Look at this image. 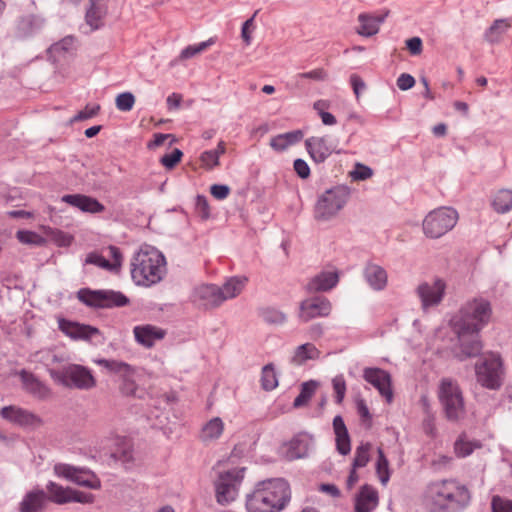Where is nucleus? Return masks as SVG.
<instances>
[{
    "label": "nucleus",
    "mask_w": 512,
    "mask_h": 512,
    "mask_svg": "<svg viewBox=\"0 0 512 512\" xmlns=\"http://www.w3.org/2000/svg\"><path fill=\"white\" fill-rule=\"evenodd\" d=\"M492 316L490 302L482 297H475L466 301L453 320L454 331L459 342L457 356L463 360L477 356L482 344L479 333L486 326Z\"/></svg>",
    "instance_id": "obj_1"
},
{
    "label": "nucleus",
    "mask_w": 512,
    "mask_h": 512,
    "mask_svg": "<svg viewBox=\"0 0 512 512\" xmlns=\"http://www.w3.org/2000/svg\"><path fill=\"white\" fill-rule=\"evenodd\" d=\"M291 500L289 483L283 478L259 481L246 496L248 512H280Z\"/></svg>",
    "instance_id": "obj_2"
},
{
    "label": "nucleus",
    "mask_w": 512,
    "mask_h": 512,
    "mask_svg": "<svg viewBox=\"0 0 512 512\" xmlns=\"http://www.w3.org/2000/svg\"><path fill=\"white\" fill-rule=\"evenodd\" d=\"M166 271L164 255L153 246H142L132 258L131 277L136 285L150 287L157 284Z\"/></svg>",
    "instance_id": "obj_3"
},
{
    "label": "nucleus",
    "mask_w": 512,
    "mask_h": 512,
    "mask_svg": "<svg viewBox=\"0 0 512 512\" xmlns=\"http://www.w3.org/2000/svg\"><path fill=\"white\" fill-rule=\"evenodd\" d=\"M427 495L435 508L440 511L459 512L466 508L471 500L469 490L456 480L432 482Z\"/></svg>",
    "instance_id": "obj_4"
},
{
    "label": "nucleus",
    "mask_w": 512,
    "mask_h": 512,
    "mask_svg": "<svg viewBox=\"0 0 512 512\" xmlns=\"http://www.w3.org/2000/svg\"><path fill=\"white\" fill-rule=\"evenodd\" d=\"M350 198V189L345 185H338L326 190L316 202L314 216L320 221L334 218L346 205Z\"/></svg>",
    "instance_id": "obj_5"
},
{
    "label": "nucleus",
    "mask_w": 512,
    "mask_h": 512,
    "mask_svg": "<svg viewBox=\"0 0 512 512\" xmlns=\"http://www.w3.org/2000/svg\"><path fill=\"white\" fill-rule=\"evenodd\" d=\"M440 403L450 421H458L465 415V404L458 384L451 379H443L438 392Z\"/></svg>",
    "instance_id": "obj_6"
},
{
    "label": "nucleus",
    "mask_w": 512,
    "mask_h": 512,
    "mask_svg": "<svg viewBox=\"0 0 512 512\" xmlns=\"http://www.w3.org/2000/svg\"><path fill=\"white\" fill-rule=\"evenodd\" d=\"M458 221V212L449 207H441L429 212L423 220V232L437 239L452 230Z\"/></svg>",
    "instance_id": "obj_7"
},
{
    "label": "nucleus",
    "mask_w": 512,
    "mask_h": 512,
    "mask_svg": "<svg viewBox=\"0 0 512 512\" xmlns=\"http://www.w3.org/2000/svg\"><path fill=\"white\" fill-rule=\"evenodd\" d=\"M245 468H232L219 472L214 482L216 501L220 505H228L233 502L239 492V487L244 479Z\"/></svg>",
    "instance_id": "obj_8"
},
{
    "label": "nucleus",
    "mask_w": 512,
    "mask_h": 512,
    "mask_svg": "<svg viewBox=\"0 0 512 512\" xmlns=\"http://www.w3.org/2000/svg\"><path fill=\"white\" fill-rule=\"evenodd\" d=\"M51 377L65 387L88 390L96 385L90 370L84 366L71 364L62 370H49Z\"/></svg>",
    "instance_id": "obj_9"
},
{
    "label": "nucleus",
    "mask_w": 512,
    "mask_h": 512,
    "mask_svg": "<svg viewBox=\"0 0 512 512\" xmlns=\"http://www.w3.org/2000/svg\"><path fill=\"white\" fill-rule=\"evenodd\" d=\"M78 299L85 305L93 308L124 307L129 304V299L123 293L114 290L80 289Z\"/></svg>",
    "instance_id": "obj_10"
},
{
    "label": "nucleus",
    "mask_w": 512,
    "mask_h": 512,
    "mask_svg": "<svg viewBox=\"0 0 512 512\" xmlns=\"http://www.w3.org/2000/svg\"><path fill=\"white\" fill-rule=\"evenodd\" d=\"M477 382L488 389H498L502 384L503 367L498 355L489 354L476 365Z\"/></svg>",
    "instance_id": "obj_11"
},
{
    "label": "nucleus",
    "mask_w": 512,
    "mask_h": 512,
    "mask_svg": "<svg viewBox=\"0 0 512 512\" xmlns=\"http://www.w3.org/2000/svg\"><path fill=\"white\" fill-rule=\"evenodd\" d=\"M54 472L57 476L63 477L89 489L98 490L101 488L100 479L90 470L77 468L68 464H56Z\"/></svg>",
    "instance_id": "obj_12"
},
{
    "label": "nucleus",
    "mask_w": 512,
    "mask_h": 512,
    "mask_svg": "<svg viewBox=\"0 0 512 512\" xmlns=\"http://www.w3.org/2000/svg\"><path fill=\"white\" fill-rule=\"evenodd\" d=\"M0 416L9 423L21 428H37L43 424L42 419L33 412L15 405L4 406Z\"/></svg>",
    "instance_id": "obj_13"
},
{
    "label": "nucleus",
    "mask_w": 512,
    "mask_h": 512,
    "mask_svg": "<svg viewBox=\"0 0 512 512\" xmlns=\"http://www.w3.org/2000/svg\"><path fill=\"white\" fill-rule=\"evenodd\" d=\"M332 311L331 302L323 296H314L300 303L299 318L303 322H309L318 317H327Z\"/></svg>",
    "instance_id": "obj_14"
},
{
    "label": "nucleus",
    "mask_w": 512,
    "mask_h": 512,
    "mask_svg": "<svg viewBox=\"0 0 512 512\" xmlns=\"http://www.w3.org/2000/svg\"><path fill=\"white\" fill-rule=\"evenodd\" d=\"M446 290V283L440 278L434 279L432 282H423L418 285L416 293L421 300L422 307L428 308L438 305Z\"/></svg>",
    "instance_id": "obj_15"
},
{
    "label": "nucleus",
    "mask_w": 512,
    "mask_h": 512,
    "mask_svg": "<svg viewBox=\"0 0 512 512\" xmlns=\"http://www.w3.org/2000/svg\"><path fill=\"white\" fill-rule=\"evenodd\" d=\"M363 377L368 383L373 385L383 397H385L388 403L392 401L393 392L391 388V376L387 371L380 368H365Z\"/></svg>",
    "instance_id": "obj_16"
},
{
    "label": "nucleus",
    "mask_w": 512,
    "mask_h": 512,
    "mask_svg": "<svg viewBox=\"0 0 512 512\" xmlns=\"http://www.w3.org/2000/svg\"><path fill=\"white\" fill-rule=\"evenodd\" d=\"M313 444V437L308 433H299L286 444L285 457L295 460L307 457Z\"/></svg>",
    "instance_id": "obj_17"
},
{
    "label": "nucleus",
    "mask_w": 512,
    "mask_h": 512,
    "mask_svg": "<svg viewBox=\"0 0 512 512\" xmlns=\"http://www.w3.org/2000/svg\"><path fill=\"white\" fill-rule=\"evenodd\" d=\"M305 148L315 163H323L333 152L326 136H312L305 140Z\"/></svg>",
    "instance_id": "obj_18"
},
{
    "label": "nucleus",
    "mask_w": 512,
    "mask_h": 512,
    "mask_svg": "<svg viewBox=\"0 0 512 512\" xmlns=\"http://www.w3.org/2000/svg\"><path fill=\"white\" fill-rule=\"evenodd\" d=\"M133 333L137 343L145 348L153 347L156 341L166 336V330L151 324L135 326Z\"/></svg>",
    "instance_id": "obj_19"
},
{
    "label": "nucleus",
    "mask_w": 512,
    "mask_h": 512,
    "mask_svg": "<svg viewBox=\"0 0 512 512\" xmlns=\"http://www.w3.org/2000/svg\"><path fill=\"white\" fill-rule=\"evenodd\" d=\"M389 12L383 14L361 13L358 15L360 26L356 32L363 37H371L379 32L380 25L385 21Z\"/></svg>",
    "instance_id": "obj_20"
},
{
    "label": "nucleus",
    "mask_w": 512,
    "mask_h": 512,
    "mask_svg": "<svg viewBox=\"0 0 512 512\" xmlns=\"http://www.w3.org/2000/svg\"><path fill=\"white\" fill-rule=\"evenodd\" d=\"M194 295L196 300L205 308L218 307L224 302L220 287L213 284H205L197 287Z\"/></svg>",
    "instance_id": "obj_21"
},
{
    "label": "nucleus",
    "mask_w": 512,
    "mask_h": 512,
    "mask_svg": "<svg viewBox=\"0 0 512 512\" xmlns=\"http://www.w3.org/2000/svg\"><path fill=\"white\" fill-rule=\"evenodd\" d=\"M339 282V273L337 270L321 271L312 277L306 285L308 292L329 291Z\"/></svg>",
    "instance_id": "obj_22"
},
{
    "label": "nucleus",
    "mask_w": 512,
    "mask_h": 512,
    "mask_svg": "<svg viewBox=\"0 0 512 512\" xmlns=\"http://www.w3.org/2000/svg\"><path fill=\"white\" fill-rule=\"evenodd\" d=\"M61 200L83 212L100 213L105 209L97 199L82 194H67Z\"/></svg>",
    "instance_id": "obj_23"
},
{
    "label": "nucleus",
    "mask_w": 512,
    "mask_h": 512,
    "mask_svg": "<svg viewBox=\"0 0 512 512\" xmlns=\"http://www.w3.org/2000/svg\"><path fill=\"white\" fill-rule=\"evenodd\" d=\"M363 275L370 288L374 291H382L386 288L388 275L382 266L368 263L364 268Z\"/></svg>",
    "instance_id": "obj_24"
},
{
    "label": "nucleus",
    "mask_w": 512,
    "mask_h": 512,
    "mask_svg": "<svg viewBox=\"0 0 512 512\" xmlns=\"http://www.w3.org/2000/svg\"><path fill=\"white\" fill-rule=\"evenodd\" d=\"M60 329L73 339L90 340L100 332L97 328L90 325H83L69 321H61Z\"/></svg>",
    "instance_id": "obj_25"
},
{
    "label": "nucleus",
    "mask_w": 512,
    "mask_h": 512,
    "mask_svg": "<svg viewBox=\"0 0 512 512\" xmlns=\"http://www.w3.org/2000/svg\"><path fill=\"white\" fill-rule=\"evenodd\" d=\"M47 501L46 493L41 489H35L25 494L19 504V512H40Z\"/></svg>",
    "instance_id": "obj_26"
},
{
    "label": "nucleus",
    "mask_w": 512,
    "mask_h": 512,
    "mask_svg": "<svg viewBox=\"0 0 512 512\" xmlns=\"http://www.w3.org/2000/svg\"><path fill=\"white\" fill-rule=\"evenodd\" d=\"M333 429L336 436V448L341 455H347L351 451V442L347 427L343 418L337 415L333 419Z\"/></svg>",
    "instance_id": "obj_27"
},
{
    "label": "nucleus",
    "mask_w": 512,
    "mask_h": 512,
    "mask_svg": "<svg viewBox=\"0 0 512 512\" xmlns=\"http://www.w3.org/2000/svg\"><path fill=\"white\" fill-rule=\"evenodd\" d=\"M512 21L508 18L496 19L484 32V40L495 45L502 41L503 36L511 28Z\"/></svg>",
    "instance_id": "obj_28"
},
{
    "label": "nucleus",
    "mask_w": 512,
    "mask_h": 512,
    "mask_svg": "<svg viewBox=\"0 0 512 512\" xmlns=\"http://www.w3.org/2000/svg\"><path fill=\"white\" fill-rule=\"evenodd\" d=\"M378 504V493L371 486L365 485L361 488L355 504L356 512H371Z\"/></svg>",
    "instance_id": "obj_29"
},
{
    "label": "nucleus",
    "mask_w": 512,
    "mask_h": 512,
    "mask_svg": "<svg viewBox=\"0 0 512 512\" xmlns=\"http://www.w3.org/2000/svg\"><path fill=\"white\" fill-rule=\"evenodd\" d=\"M20 377L23 387L28 393L40 399H44L49 396L50 390L33 374L22 370L20 372Z\"/></svg>",
    "instance_id": "obj_30"
},
{
    "label": "nucleus",
    "mask_w": 512,
    "mask_h": 512,
    "mask_svg": "<svg viewBox=\"0 0 512 512\" xmlns=\"http://www.w3.org/2000/svg\"><path fill=\"white\" fill-rule=\"evenodd\" d=\"M320 354L319 349L314 344L304 343L295 348L290 362L295 366H301L308 360L319 359Z\"/></svg>",
    "instance_id": "obj_31"
},
{
    "label": "nucleus",
    "mask_w": 512,
    "mask_h": 512,
    "mask_svg": "<svg viewBox=\"0 0 512 512\" xmlns=\"http://www.w3.org/2000/svg\"><path fill=\"white\" fill-rule=\"evenodd\" d=\"M90 7L86 12V22L93 29H98L102 25V20L107 12L105 0H89Z\"/></svg>",
    "instance_id": "obj_32"
},
{
    "label": "nucleus",
    "mask_w": 512,
    "mask_h": 512,
    "mask_svg": "<svg viewBox=\"0 0 512 512\" xmlns=\"http://www.w3.org/2000/svg\"><path fill=\"white\" fill-rule=\"evenodd\" d=\"M94 363L105 368L109 373L115 374L120 378L128 375H134L135 369L126 362L115 359H95Z\"/></svg>",
    "instance_id": "obj_33"
},
{
    "label": "nucleus",
    "mask_w": 512,
    "mask_h": 512,
    "mask_svg": "<svg viewBox=\"0 0 512 512\" xmlns=\"http://www.w3.org/2000/svg\"><path fill=\"white\" fill-rule=\"evenodd\" d=\"M224 431V423L220 417L210 419L201 429L200 439L203 442H211L220 438Z\"/></svg>",
    "instance_id": "obj_34"
},
{
    "label": "nucleus",
    "mask_w": 512,
    "mask_h": 512,
    "mask_svg": "<svg viewBox=\"0 0 512 512\" xmlns=\"http://www.w3.org/2000/svg\"><path fill=\"white\" fill-rule=\"evenodd\" d=\"M247 281H248V279L246 277H231V278H229L223 284V286L220 287V291L222 292L224 301L238 296L244 289Z\"/></svg>",
    "instance_id": "obj_35"
},
{
    "label": "nucleus",
    "mask_w": 512,
    "mask_h": 512,
    "mask_svg": "<svg viewBox=\"0 0 512 512\" xmlns=\"http://www.w3.org/2000/svg\"><path fill=\"white\" fill-rule=\"evenodd\" d=\"M46 489L48 492L47 500L56 504L69 503L71 488L63 487L53 481H50L46 485Z\"/></svg>",
    "instance_id": "obj_36"
},
{
    "label": "nucleus",
    "mask_w": 512,
    "mask_h": 512,
    "mask_svg": "<svg viewBox=\"0 0 512 512\" xmlns=\"http://www.w3.org/2000/svg\"><path fill=\"white\" fill-rule=\"evenodd\" d=\"M226 151L225 143L224 141H220L217 145V148L214 150H206L204 151L201 156L200 160L202 162V165L211 170L214 167L219 165V157L223 155Z\"/></svg>",
    "instance_id": "obj_37"
},
{
    "label": "nucleus",
    "mask_w": 512,
    "mask_h": 512,
    "mask_svg": "<svg viewBox=\"0 0 512 512\" xmlns=\"http://www.w3.org/2000/svg\"><path fill=\"white\" fill-rule=\"evenodd\" d=\"M493 208L497 213H507L512 209V190H499L492 202Z\"/></svg>",
    "instance_id": "obj_38"
},
{
    "label": "nucleus",
    "mask_w": 512,
    "mask_h": 512,
    "mask_svg": "<svg viewBox=\"0 0 512 512\" xmlns=\"http://www.w3.org/2000/svg\"><path fill=\"white\" fill-rule=\"evenodd\" d=\"M481 444L477 441H470L465 435L459 436L454 443V451L458 457L469 456L476 448H480Z\"/></svg>",
    "instance_id": "obj_39"
},
{
    "label": "nucleus",
    "mask_w": 512,
    "mask_h": 512,
    "mask_svg": "<svg viewBox=\"0 0 512 512\" xmlns=\"http://www.w3.org/2000/svg\"><path fill=\"white\" fill-rule=\"evenodd\" d=\"M317 386L318 383L313 380L304 382L301 385V391L299 395L294 399L293 406L295 408L304 406L315 393Z\"/></svg>",
    "instance_id": "obj_40"
},
{
    "label": "nucleus",
    "mask_w": 512,
    "mask_h": 512,
    "mask_svg": "<svg viewBox=\"0 0 512 512\" xmlns=\"http://www.w3.org/2000/svg\"><path fill=\"white\" fill-rule=\"evenodd\" d=\"M74 43L75 39L72 36H67L60 40L59 42L53 44L49 48V53L51 57H54L55 59L57 57H61L66 53H69L74 50Z\"/></svg>",
    "instance_id": "obj_41"
},
{
    "label": "nucleus",
    "mask_w": 512,
    "mask_h": 512,
    "mask_svg": "<svg viewBox=\"0 0 512 512\" xmlns=\"http://www.w3.org/2000/svg\"><path fill=\"white\" fill-rule=\"evenodd\" d=\"M378 459L376 461V473L382 485H386L390 479L389 462L382 448H378Z\"/></svg>",
    "instance_id": "obj_42"
},
{
    "label": "nucleus",
    "mask_w": 512,
    "mask_h": 512,
    "mask_svg": "<svg viewBox=\"0 0 512 512\" xmlns=\"http://www.w3.org/2000/svg\"><path fill=\"white\" fill-rule=\"evenodd\" d=\"M278 385V379L273 364H267L262 368L261 386L266 391L275 389Z\"/></svg>",
    "instance_id": "obj_43"
},
{
    "label": "nucleus",
    "mask_w": 512,
    "mask_h": 512,
    "mask_svg": "<svg viewBox=\"0 0 512 512\" xmlns=\"http://www.w3.org/2000/svg\"><path fill=\"white\" fill-rule=\"evenodd\" d=\"M370 449H371V444L368 442L362 443L361 445H359L356 448L355 456H354V460H353V464H352V467L354 469L362 468L367 465V463L370 460V457H369Z\"/></svg>",
    "instance_id": "obj_44"
},
{
    "label": "nucleus",
    "mask_w": 512,
    "mask_h": 512,
    "mask_svg": "<svg viewBox=\"0 0 512 512\" xmlns=\"http://www.w3.org/2000/svg\"><path fill=\"white\" fill-rule=\"evenodd\" d=\"M134 104L135 97L131 92L120 93L115 99V105L119 111L128 112L132 110Z\"/></svg>",
    "instance_id": "obj_45"
},
{
    "label": "nucleus",
    "mask_w": 512,
    "mask_h": 512,
    "mask_svg": "<svg viewBox=\"0 0 512 512\" xmlns=\"http://www.w3.org/2000/svg\"><path fill=\"white\" fill-rule=\"evenodd\" d=\"M16 237L23 244L40 246L45 243V239L42 236L32 231H18Z\"/></svg>",
    "instance_id": "obj_46"
},
{
    "label": "nucleus",
    "mask_w": 512,
    "mask_h": 512,
    "mask_svg": "<svg viewBox=\"0 0 512 512\" xmlns=\"http://www.w3.org/2000/svg\"><path fill=\"white\" fill-rule=\"evenodd\" d=\"M212 44V40H207L196 45H190L183 49L180 53V59L185 60L194 57L195 55L203 52Z\"/></svg>",
    "instance_id": "obj_47"
},
{
    "label": "nucleus",
    "mask_w": 512,
    "mask_h": 512,
    "mask_svg": "<svg viewBox=\"0 0 512 512\" xmlns=\"http://www.w3.org/2000/svg\"><path fill=\"white\" fill-rule=\"evenodd\" d=\"M183 156V152L175 148L173 151L169 154H165L160 158V163L166 168V169H173L181 160Z\"/></svg>",
    "instance_id": "obj_48"
},
{
    "label": "nucleus",
    "mask_w": 512,
    "mask_h": 512,
    "mask_svg": "<svg viewBox=\"0 0 512 512\" xmlns=\"http://www.w3.org/2000/svg\"><path fill=\"white\" fill-rule=\"evenodd\" d=\"M263 319L267 323L282 324L286 321V315L274 308H267L262 312Z\"/></svg>",
    "instance_id": "obj_49"
},
{
    "label": "nucleus",
    "mask_w": 512,
    "mask_h": 512,
    "mask_svg": "<svg viewBox=\"0 0 512 512\" xmlns=\"http://www.w3.org/2000/svg\"><path fill=\"white\" fill-rule=\"evenodd\" d=\"M492 512H512V501L494 496L491 502Z\"/></svg>",
    "instance_id": "obj_50"
},
{
    "label": "nucleus",
    "mask_w": 512,
    "mask_h": 512,
    "mask_svg": "<svg viewBox=\"0 0 512 512\" xmlns=\"http://www.w3.org/2000/svg\"><path fill=\"white\" fill-rule=\"evenodd\" d=\"M196 213L204 220L208 219L210 216V207L208 204V200L203 195H197L195 202Z\"/></svg>",
    "instance_id": "obj_51"
},
{
    "label": "nucleus",
    "mask_w": 512,
    "mask_h": 512,
    "mask_svg": "<svg viewBox=\"0 0 512 512\" xmlns=\"http://www.w3.org/2000/svg\"><path fill=\"white\" fill-rule=\"evenodd\" d=\"M85 262L87 264H93L109 271L112 270V265H110V261L107 260L104 256L95 252L88 254Z\"/></svg>",
    "instance_id": "obj_52"
},
{
    "label": "nucleus",
    "mask_w": 512,
    "mask_h": 512,
    "mask_svg": "<svg viewBox=\"0 0 512 512\" xmlns=\"http://www.w3.org/2000/svg\"><path fill=\"white\" fill-rule=\"evenodd\" d=\"M100 110V105H93L89 106L87 105L83 110L79 111L71 120L70 122H77L82 121L86 119H90L98 114Z\"/></svg>",
    "instance_id": "obj_53"
},
{
    "label": "nucleus",
    "mask_w": 512,
    "mask_h": 512,
    "mask_svg": "<svg viewBox=\"0 0 512 512\" xmlns=\"http://www.w3.org/2000/svg\"><path fill=\"white\" fill-rule=\"evenodd\" d=\"M373 175V171L370 167L357 163L355 169L350 173L353 180H366Z\"/></svg>",
    "instance_id": "obj_54"
},
{
    "label": "nucleus",
    "mask_w": 512,
    "mask_h": 512,
    "mask_svg": "<svg viewBox=\"0 0 512 512\" xmlns=\"http://www.w3.org/2000/svg\"><path fill=\"white\" fill-rule=\"evenodd\" d=\"M95 500V497L91 493L82 492L79 490H75L71 488V494L69 498L70 502H77L82 504H90L93 503Z\"/></svg>",
    "instance_id": "obj_55"
},
{
    "label": "nucleus",
    "mask_w": 512,
    "mask_h": 512,
    "mask_svg": "<svg viewBox=\"0 0 512 512\" xmlns=\"http://www.w3.org/2000/svg\"><path fill=\"white\" fill-rule=\"evenodd\" d=\"M332 384H333V388H334V391L336 394V397H335L336 402L338 404H340V403H342L344 396H345V392H346L345 380L342 376H336L332 380Z\"/></svg>",
    "instance_id": "obj_56"
},
{
    "label": "nucleus",
    "mask_w": 512,
    "mask_h": 512,
    "mask_svg": "<svg viewBox=\"0 0 512 512\" xmlns=\"http://www.w3.org/2000/svg\"><path fill=\"white\" fill-rule=\"evenodd\" d=\"M297 77L313 81H325L328 78V74L323 68H318L309 72L299 73Z\"/></svg>",
    "instance_id": "obj_57"
},
{
    "label": "nucleus",
    "mask_w": 512,
    "mask_h": 512,
    "mask_svg": "<svg viewBox=\"0 0 512 512\" xmlns=\"http://www.w3.org/2000/svg\"><path fill=\"white\" fill-rule=\"evenodd\" d=\"M257 13H258V10L255 11L254 14L252 15V17L249 18L248 20H246L242 25L241 37H242L243 41L246 43V45L251 44L252 36H251L250 29L254 28L253 22H254V19H255Z\"/></svg>",
    "instance_id": "obj_58"
},
{
    "label": "nucleus",
    "mask_w": 512,
    "mask_h": 512,
    "mask_svg": "<svg viewBox=\"0 0 512 512\" xmlns=\"http://www.w3.org/2000/svg\"><path fill=\"white\" fill-rule=\"evenodd\" d=\"M168 139H170L169 145H172L173 143L176 142V138L172 134L156 133V134H154V140L149 142L147 147L149 149L159 147V146L163 145L164 142Z\"/></svg>",
    "instance_id": "obj_59"
},
{
    "label": "nucleus",
    "mask_w": 512,
    "mask_h": 512,
    "mask_svg": "<svg viewBox=\"0 0 512 512\" xmlns=\"http://www.w3.org/2000/svg\"><path fill=\"white\" fill-rule=\"evenodd\" d=\"M134 375H128L126 377H122L121 391L125 395H135L137 390V385L133 379Z\"/></svg>",
    "instance_id": "obj_60"
},
{
    "label": "nucleus",
    "mask_w": 512,
    "mask_h": 512,
    "mask_svg": "<svg viewBox=\"0 0 512 512\" xmlns=\"http://www.w3.org/2000/svg\"><path fill=\"white\" fill-rule=\"evenodd\" d=\"M293 168L296 174L302 179H306L310 176V167L303 159H296Z\"/></svg>",
    "instance_id": "obj_61"
},
{
    "label": "nucleus",
    "mask_w": 512,
    "mask_h": 512,
    "mask_svg": "<svg viewBox=\"0 0 512 512\" xmlns=\"http://www.w3.org/2000/svg\"><path fill=\"white\" fill-rule=\"evenodd\" d=\"M210 193L214 198L223 200L228 197L230 188L227 185L214 184L210 187Z\"/></svg>",
    "instance_id": "obj_62"
},
{
    "label": "nucleus",
    "mask_w": 512,
    "mask_h": 512,
    "mask_svg": "<svg viewBox=\"0 0 512 512\" xmlns=\"http://www.w3.org/2000/svg\"><path fill=\"white\" fill-rule=\"evenodd\" d=\"M350 83L352 85L354 94L357 99H359L361 93L366 89V84L362 80V78L357 74H352L350 76Z\"/></svg>",
    "instance_id": "obj_63"
},
{
    "label": "nucleus",
    "mask_w": 512,
    "mask_h": 512,
    "mask_svg": "<svg viewBox=\"0 0 512 512\" xmlns=\"http://www.w3.org/2000/svg\"><path fill=\"white\" fill-rule=\"evenodd\" d=\"M415 84V79L412 75L402 73L397 79V86L400 90L406 91L411 89Z\"/></svg>",
    "instance_id": "obj_64"
}]
</instances>
